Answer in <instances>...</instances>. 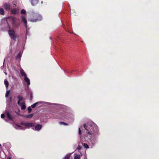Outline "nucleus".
Here are the masks:
<instances>
[{
  "instance_id": "nucleus-37",
  "label": "nucleus",
  "mask_w": 159,
  "mask_h": 159,
  "mask_svg": "<svg viewBox=\"0 0 159 159\" xmlns=\"http://www.w3.org/2000/svg\"><path fill=\"white\" fill-rule=\"evenodd\" d=\"M7 159H11V157H9L7 158Z\"/></svg>"
},
{
  "instance_id": "nucleus-22",
  "label": "nucleus",
  "mask_w": 159,
  "mask_h": 159,
  "mask_svg": "<svg viewBox=\"0 0 159 159\" xmlns=\"http://www.w3.org/2000/svg\"><path fill=\"white\" fill-rule=\"evenodd\" d=\"M4 11L2 8H0V14L3 15L4 14Z\"/></svg>"
},
{
  "instance_id": "nucleus-5",
  "label": "nucleus",
  "mask_w": 159,
  "mask_h": 159,
  "mask_svg": "<svg viewBox=\"0 0 159 159\" xmlns=\"http://www.w3.org/2000/svg\"><path fill=\"white\" fill-rule=\"evenodd\" d=\"M21 124L22 125L26 127L27 128L31 127L33 129H34V127H33L34 124L33 123L23 122H21Z\"/></svg>"
},
{
  "instance_id": "nucleus-33",
  "label": "nucleus",
  "mask_w": 159,
  "mask_h": 159,
  "mask_svg": "<svg viewBox=\"0 0 159 159\" xmlns=\"http://www.w3.org/2000/svg\"><path fill=\"white\" fill-rule=\"evenodd\" d=\"M30 99H31L33 98V96H32V92H31L30 93Z\"/></svg>"
},
{
  "instance_id": "nucleus-7",
  "label": "nucleus",
  "mask_w": 159,
  "mask_h": 159,
  "mask_svg": "<svg viewBox=\"0 0 159 159\" xmlns=\"http://www.w3.org/2000/svg\"><path fill=\"white\" fill-rule=\"evenodd\" d=\"M21 20L22 21H23V23H24L25 27L26 28V30H27V20L25 18V17L24 16H21Z\"/></svg>"
},
{
  "instance_id": "nucleus-26",
  "label": "nucleus",
  "mask_w": 159,
  "mask_h": 159,
  "mask_svg": "<svg viewBox=\"0 0 159 159\" xmlns=\"http://www.w3.org/2000/svg\"><path fill=\"white\" fill-rule=\"evenodd\" d=\"M70 156V154H68L63 158V159H69Z\"/></svg>"
},
{
  "instance_id": "nucleus-29",
  "label": "nucleus",
  "mask_w": 159,
  "mask_h": 159,
  "mask_svg": "<svg viewBox=\"0 0 159 159\" xmlns=\"http://www.w3.org/2000/svg\"><path fill=\"white\" fill-rule=\"evenodd\" d=\"M28 112L29 113H30L31 112V110H32V109L30 107H29L28 108Z\"/></svg>"
},
{
  "instance_id": "nucleus-38",
  "label": "nucleus",
  "mask_w": 159,
  "mask_h": 159,
  "mask_svg": "<svg viewBox=\"0 0 159 159\" xmlns=\"http://www.w3.org/2000/svg\"><path fill=\"white\" fill-rule=\"evenodd\" d=\"M6 75H7V73L6 72H4Z\"/></svg>"
},
{
  "instance_id": "nucleus-28",
  "label": "nucleus",
  "mask_w": 159,
  "mask_h": 159,
  "mask_svg": "<svg viewBox=\"0 0 159 159\" xmlns=\"http://www.w3.org/2000/svg\"><path fill=\"white\" fill-rule=\"evenodd\" d=\"M21 13L22 14H25L26 13V11L24 9L21 10Z\"/></svg>"
},
{
  "instance_id": "nucleus-39",
  "label": "nucleus",
  "mask_w": 159,
  "mask_h": 159,
  "mask_svg": "<svg viewBox=\"0 0 159 159\" xmlns=\"http://www.w3.org/2000/svg\"><path fill=\"white\" fill-rule=\"evenodd\" d=\"M8 27H9V25L8 24Z\"/></svg>"
},
{
  "instance_id": "nucleus-31",
  "label": "nucleus",
  "mask_w": 159,
  "mask_h": 159,
  "mask_svg": "<svg viewBox=\"0 0 159 159\" xmlns=\"http://www.w3.org/2000/svg\"><path fill=\"white\" fill-rule=\"evenodd\" d=\"M79 134L80 135L81 134V131L80 128H79Z\"/></svg>"
},
{
  "instance_id": "nucleus-30",
  "label": "nucleus",
  "mask_w": 159,
  "mask_h": 159,
  "mask_svg": "<svg viewBox=\"0 0 159 159\" xmlns=\"http://www.w3.org/2000/svg\"><path fill=\"white\" fill-rule=\"evenodd\" d=\"M1 118H4L5 117V115L4 114L2 113L1 115Z\"/></svg>"
},
{
  "instance_id": "nucleus-40",
  "label": "nucleus",
  "mask_w": 159,
  "mask_h": 159,
  "mask_svg": "<svg viewBox=\"0 0 159 159\" xmlns=\"http://www.w3.org/2000/svg\"><path fill=\"white\" fill-rule=\"evenodd\" d=\"M43 3V2H42L41 3Z\"/></svg>"
},
{
  "instance_id": "nucleus-10",
  "label": "nucleus",
  "mask_w": 159,
  "mask_h": 159,
  "mask_svg": "<svg viewBox=\"0 0 159 159\" xmlns=\"http://www.w3.org/2000/svg\"><path fill=\"white\" fill-rule=\"evenodd\" d=\"M50 104L53 105V107L56 109L60 108L62 107V105L59 104H52L50 103Z\"/></svg>"
},
{
  "instance_id": "nucleus-19",
  "label": "nucleus",
  "mask_w": 159,
  "mask_h": 159,
  "mask_svg": "<svg viewBox=\"0 0 159 159\" xmlns=\"http://www.w3.org/2000/svg\"><path fill=\"white\" fill-rule=\"evenodd\" d=\"M17 98L19 99L18 101H22L24 100L23 97L19 95L17 96Z\"/></svg>"
},
{
  "instance_id": "nucleus-6",
  "label": "nucleus",
  "mask_w": 159,
  "mask_h": 159,
  "mask_svg": "<svg viewBox=\"0 0 159 159\" xmlns=\"http://www.w3.org/2000/svg\"><path fill=\"white\" fill-rule=\"evenodd\" d=\"M6 114L7 118L9 120L12 121H13L14 116L12 113L7 111L6 112Z\"/></svg>"
},
{
  "instance_id": "nucleus-8",
  "label": "nucleus",
  "mask_w": 159,
  "mask_h": 159,
  "mask_svg": "<svg viewBox=\"0 0 159 159\" xmlns=\"http://www.w3.org/2000/svg\"><path fill=\"white\" fill-rule=\"evenodd\" d=\"M17 103L21 107V110H24L25 109L26 106L24 102H20L19 101H18Z\"/></svg>"
},
{
  "instance_id": "nucleus-9",
  "label": "nucleus",
  "mask_w": 159,
  "mask_h": 159,
  "mask_svg": "<svg viewBox=\"0 0 159 159\" xmlns=\"http://www.w3.org/2000/svg\"><path fill=\"white\" fill-rule=\"evenodd\" d=\"M42 127V126L40 124H37L35 126L34 130L39 131L41 129Z\"/></svg>"
},
{
  "instance_id": "nucleus-36",
  "label": "nucleus",
  "mask_w": 159,
  "mask_h": 159,
  "mask_svg": "<svg viewBox=\"0 0 159 159\" xmlns=\"http://www.w3.org/2000/svg\"><path fill=\"white\" fill-rule=\"evenodd\" d=\"M4 120L6 122H8V120L6 119H4Z\"/></svg>"
},
{
  "instance_id": "nucleus-32",
  "label": "nucleus",
  "mask_w": 159,
  "mask_h": 159,
  "mask_svg": "<svg viewBox=\"0 0 159 159\" xmlns=\"http://www.w3.org/2000/svg\"><path fill=\"white\" fill-rule=\"evenodd\" d=\"M16 126H17V127H16V129L18 128L19 129H20V128L21 127V126H20L18 125H16Z\"/></svg>"
},
{
  "instance_id": "nucleus-23",
  "label": "nucleus",
  "mask_w": 159,
  "mask_h": 159,
  "mask_svg": "<svg viewBox=\"0 0 159 159\" xmlns=\"http://www.w3.org/2000/svg\"><path fill=\"white\" fill-rule=\"evenodd\" d=\"M11 18L12 20V24L14 26H15V19L14 17H12Z\"/></svg>"
},
{
  "instance_id": "nucleus-15",
  "label": "nucleus",
  "mask_w": 159,
  "mask_h": 159,
  "mask_svg": "<svg viewBox=\"0 0 159 159\" xmlns=\"http://www.w3.org/2000/svg\"><path fill=\"white\" fill-rule=\"evenodd\" d=\"M4 7L7 10H9L10 9V5L9 3H6L4 4Z\"/></svg>"
},
{
  "instance_id": "nucleus-13",
  "label": "nucleus",
  "mask_w": 159,
  "mask_h": 159,
  "mask_svg": "<svg viewBox=\"0 0 159 159\" xmlns=\"http://www.w3.org/2000/svg\"><path fill=\"white\" fill-rule=\"evenodd\" d=\"M11 13L17 15L19 12V9L17 8H14L11 10Z\"/></svg>"
},
{
  "instance_id": "nucleus-27",
  "label": "nucleus",
  "mask_w": 159,
  "mask_h": 159,
  "mask_svg": "<svg viewBox=\"0 0 159 159\" xmlns=\"http://www.w3.org/2000/svg\"><path fill=\"white\" fill-rule=\"evenodd\" d=\"M59 123L60 125H68L67 123L62 122H60Z\"/></svg>"
},
{
  "instance_id": "nucleus-17",
  "label": "nucleus",
  "mask_w": 159,
  "mask_h": 159,
  "mask_svg": "<svg viewBox=\"0 0 159 159\" xmlns=\"http://www.w3.org/2000/svg\"><path fill=\"white\" fill-rule=\"evenodd\" d=\"M22 56V53L21 52H19V53H18L17 55V56L16 57V59H19V60H20V58Z\"/></svg>"
},
{
  "instance_id": "nucleus-1",
  "label": "nucleus",
  "mask_w": 159,
  "mask_h": 159,
  "mask_svg": "<svg viewBox=\"0 0 159 159\" xmlns=\"http://www.w3.org/2000/svg\"><path fill=\"white\" fill-rule=\"evenodd\" d=\"M84 127L87 131L88 134L92 135V137L89 139V146L92 148L97 143L98 137L99 134L98 127L93 122L89 125V126L84 124Z\"/></svg>"
},
{
  "instance_id": "nucleus-11",
  "label": "nucleus",
  "mask_w": 159,
  "mask_h": 159,
  "mask_svg": "<svg viewBox=\"0 0 159 159\" xmlns=\"http://www.w3.org/2000/svg\"><path fill=\"white\" fill-rule=\"evenodd\" d=\"M30 1L33 6L35 5L39 2V0H30Z\"/></svg>"
},
{
  "instance_id": "nucleus-21",
  "label": "nucleus",
  "mask_w": 159,
  "mask_h": 159,
  "mask_svg": "<svg viewBox=\"0 0 159 159\" xmlns=\"http://www.w3.org/2000/svg\"><path fill=\"white\" fill-rule=\"evenodd\" d=\"M33 116L34 114H32L30 115L25 116L24 117L26 118H31Z\"/></svg>"
},
{
  "instance_id": "nucleus-24",
  "label": "nucleus",
  "mask_w": 159,
  "mask_h": 159,
  "mask_svg": "<svg viewBox=\"0 0 159 159\" xmlns=\"http://www.w3.org/2000/svg\"><path fill=\"white\" fill-rule=\"evenodd\" d=\"M10 91L9 90H7L5 94V97L6 98L8 97V95L10 93Z\"/></svg>"
},
{
  "instance_id": "nucleus-25",
  "label": "nucleus",
  "mask_w": 159,
  "mask_h": 159,
  "mask_svg": "<svg viewBox=\"0 0 159 159\" xmlns=\"http://www.w3.org/2000/svg\"><path fill=\"white\" fill-rule=\"evenodd\" d=\"M38 103H39V102H36V103L33 104H32L31 106V107L33 108H34L36 107L37 104H38Z\"/></svg>"
},
{
  "instance_id": "nucleus-12",
  "label": "nucleus",
  "mask_w": 159,
  "mask_h": 159,
  "mask_svg": "<svg viewBox=\"0 0 159 159\" xmlns=\"http://www.w3.org/2000/svg\"><path fill=\"white\" fill-rule=\"evenodd\" d=\"M6 103L8 106H10V102L11 101L12 97H10L9 98H6Z\"/></svg>"
},
{
  "instance_id": "nucleus-16",
  "label": "nucleus",
  "mask_w": 159,
  "mask_h": 159,
  "mask_svg": "<svg viewBox=\"0 0 159 159\" xmlns=\"http://www.w3.org/2000/svg\"><path fill=\"white\" fill-rule=\"evenodd\" d=\"M24 80L27 83L28 85H29L30 84V81L29 79L26 76L24 78Z\"/></svg>"
},
{
  "instance_id": "nucleus-18",
  "label": "nucleus",
  "mask_w": 159,
  "mask_h": 159,
  "mask_svg": "<svg viewBox=\"0 0 159 159\" xmlns=\"http://www.w3.org/2000/svg\"><path fill=\"white\" fill-rule=\"evenodd\" d=\"M4 83L6 86V87L7 88V89L8 86V82L6 79H5L4 80Z\"/></svg>"
},
{
  "instance_id": "nucleus-2",
  "label": "nucleus",
  "mask_w": 159,
  "mask_h": 159,
  "mask_svg": "<svg viewBox=\"0 0 159 159\" xmlns=\"http://www.w3.org/2000/svg\"><path fill=\"white\" fill-rule=\"evenodd\" d=\"M43 19L42 15L38 13L32 12L30 14V21L31 22H36L41 20Z\"/></svg>"
},
{
  "instance_id": "nucleus-20",
  "label": "nucleus",
  "mask_w": 159,
  "mask_h": 159,
  "mask_svg": "<svg viewBox=\"0 0 159 159\" xmlns=\"http://www.w3.org/2000/svg\"><path fill=\"white\" fill-rule=\"evenodd\" d=\"M83 146L86 148V149H88L89 148H90V146L89 147V146L86 143H84L83 144Z\"/></svg>"
},
{
  "instance_id": "nucleus-14",
  "label": "nucleus",
  "mask_w": 159,
  "mask_h": 159,
  "mask_svg": "<svg viewBox=\"0 0 159 159\" xmlns=\"http://www.w3.org/2000/svg\"><path fill=\"white\" fill-rule=\"evenodd\" d=\"M20 73L22 76L24 77V78L27 76L26 74L24 71L23 69H22L21 68L20 69Z\"/></svg>"
},
{
  "instance_id": "nucleus-35",
  "label": "nucleus",
  "mask_w": 159,
  "mask_h": 159,
  "mask_svg": "<svg viewBox=\"0 0 159 159\" xmlns=\"http://www.w3.org/2000/svg\"><path fill=\"white\" fill-rule=\"evenodd\" d=\"M80 158V156L79 155H78L77 156H76V158L77 159H78Z\"/></svg>"
},
{
  "instance_id": "nucleus-4",
  "label": "nucleus",
  "mask_w": 159,
  "mask_h": 159,
  "mask_svg": "<svg viewBox=\"0 0 159 159\" xmlns=\"http://www.w3.org/2000/svg\"><path fill=\"white\" fill-rule=\"evenodd\" d=\"M9 34L11 39L15 40L17 37V34L13 30H9L8 31Z\"/></svg>"
},
{
  "instance_id": "nucleus-34",
  "label": "nucleus",
  "mask_w": 159,
  "mask_h": 159,
  "mask_svg": "<svg viewBox=\"0 0 159 159\" xmlns=\"http://www.w3.org/2000/svg\"><path fill=\"white\" fill-rule=\"evenodd\" d=\"M74 159H77L76 158V154H75L74 155Z\"/></svg>"
},
{
  "instance_id": "nucleus-3",
  "label": "nucleus",
  "mask_w": 159,
  "mask_h": 159,
  "mask_svg": "<svg viewBox=\"0 0 159 159\" xmlns=\"http://www.w3.org/2000/svg\"><path fill=\"white\" fill-rule=\"evenodd\" d=\"M60 118L62 119H67L70 120V119L71 120H73V116H71L70 115L67 114L65 113H62L60 114Z\"/></svg>"
}]
</instances>
